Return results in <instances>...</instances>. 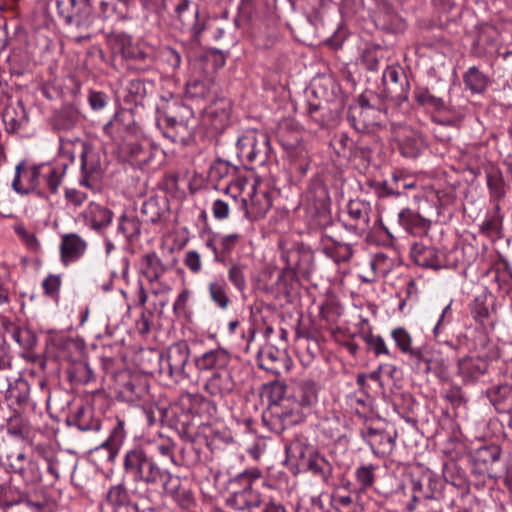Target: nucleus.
<instances>
[{"label":"nucleus","mask_w":512,"mask_h":512,"mask_svg":"<svg viewBox=\"0 0 512 512\" xmlns=\"http://www.w3.org/2000/svg\"><path fill=\"white\" fill-rule=\"evenodd\" d=\"M287 362L288 357L273 346L264 347L258 352L257 363L259 368L275 376H279L282 370L287 371L289 369Z\"/></svg>","instance_id":"aec40b11"},{"label":"nucleus","mask_w":512,"mask_h":512,"mask_svg":"<svg viewBox=\"0 0 512 512\" xmlns=\"http://www.w3.org/2000/svg\"><path fill=\"white\" fill-rule=\"evenodd\" d=\"M123 394L130 402L144 400L148 395V386L142 379H132L125 384Z\"/></svg>","instance_id":"13d9d810"},{"label":"nucleus","mask_w":512,"mask_h":512,"mask_svg":"<svg viewBox=\"0 0 512 512\" xmlns=\"http://www.w3.org/2000/svg\"><path fill=\"white\" fill-rule=\"evenodd\" d=\"M443 487L444 483L436 473L422 467L410 471L401 485L403 493L411 495V501L407 505L410 511L424 500L438 499Z\"/></svg>","instance_id":"39448f33"},{"label":"nucleus","mask_w":512,"mask_h":512,"mask_svg":"<svg viewBox=\"0 0 512 512\" xmlns=\"http://www.w3.org/2000/svg\"><path fill=\"white\" fill-rule=\"evenodd\" d=\"M434 339L438 344L446 345L454 351H458L466 345L467 336L463 333L454 336L451 326L435 324L433 328Z\"/></svg>","instance_id":"4c0bfd02"},{"label":"nucleus","mask_w":512,"mask_h":512,"mask_svg":"<svg viewBox=\"0 0 512 512\" xmlns=\"http://www.w3.org/2000/svg\"><path fill=\"white\" fill-rule=\"evenodd\" d=\"M282 258L286 262V268H284L278 277L279 282H284L287 285L288 280H293L296 276L295 270L298 268V250H289L282 254Z\"/></svg>","instance_id":"052dcab7"},{"label":"nucleus","mask_w":512,"mask_h":512,"mask_svg":"<svg viewBox=\"0 0 512 512\" xmlns=\"http://www.w3.org/2000/svg\"><path fill=\"white\" fill-rule=\"evenodd\" d=\"M378 113L374 107L351 106L347 119L355 130L364 132L376 124L374 115Z\"/></svg>","instance_id":"f704fd0d"},{"label":"nucleus","mask_w":512,"mask_h":512,"mask_svg":"<svg viewBox=\"0 0 512 512\" xmlns=\"http://www.w3.org/2000/svg\"><path fill=\"white\" fill-rule=\"evenodd\" d=\"M382 82L387 97L398 103L408 100L410 84L401 66H387L382 75Z\"/></svg>","instance_id":"9b49d317"},{"label":"nucleus","mask_w":512,"mask_h":512,"mask_svg":"<svg viewBox=\"0 0 512 512\" xmlns=\"http://www.w3.org/2000/svg\"><path fill=\"white\" fill-rule=\"evenodd\" d=\"M68 168L67 163L31 164L19 162L15 167L12 189L20 195L34 194L42 199L57 195Z\"/></svg>","instance_id":"7ed1b4c3"},{"label":"nucleus","mask_w":512,"mask_h":512,"mask_svg":"<svg viewBox=\"0 0 512 512\" xmlns=\"http://www.w3.org/2000/svg\"><path fill=\"white\" fill-rule=\"evenodd\" d=\"M107 503L112 512H140L137 504L130 499L128 490L123 483L112 486L107 492Z\"/></svg>","instance_id":"c85d7f7f"},{"label":"nucleus","mask_w":512,"mask_h":512,"mask_svg":"<svg viewBox=\"0 0 512 512\" xmlns=\"http://www.w3.org/2000/svg\"><path fill=\"white\" fill-rule=\"evenodd\" d=\"M207 114L212 119V124L215 128L225 126L231 115V102L227 98H218L211 102L208 107H205Z\"/></svg>","instance_id":"58836bf2"},{"label":"nucleus","mask_w":512,"mask_h":512,"mask_svg":"<svg viewBox=\"0 0 512 512\" xmlns=\"http://www.w3.org/2000/svg\"><path fill=\"white\" fill-rule=\"evenodd\" d=\"M186 96L194 100H209L212 96L211 85L203 80H191L186 84Z\"/></svg>","instance_id":"bf43d9fd"},{"label":"nucleus","mask_w":512,"mask_h":512,"mask_svg":"<svg viewBox=\"0 0 512 512\" xmlns=\"http://www.w3.org/2000/svg\"><path fill=\"white\" fill-rule=\"evenodd\" d=\"M413 93L416 102L420 106L426 109H432L439 114L445 113L453 116L455 115V108L447 105L441 97H437L432 94L428 87L417 85L414 88Z\"/></svg>","instance_id":"a878e982"},{"label":"nucleus","mask_w":512,"mask_h":512,"mask_svg":"<svg viewBox=\"0 0 512 512\" xmlns=\"http://www.w3.org/2000/svg\"><path fill=\"white\" fill-rule=\"evenodd\" d=\"M114 48L129 60L143 62L147 65L151 62V57L139 46L133 43V38L125 32H117L112 36Z\"/></svg>","instance_id":"4be33fe9"},{"label":"nucleus","mask_w":512,"mask_h":512,"mask_svg":"<svg viewBox=\"0 0 512 512\" xmlns=\"http://www.w3.org/2000/svg\"><path fill=\"white\" fill-rule=\"evenodd\" d=\"M486 394L498 413L512 414V385L499 384L492 386Z\"/></svg>","instance_id":"72a5a7b5"},{"label":"nucleus","mask_w":512,"mask_h":512,"mask_svg":"<svg viewBox=\"0 0 512 512\" xmlns=\"http://www.w3.org/2000/svg\"><path fill=\"white\" fill-rule=\"evenodd\" d=\"M231 360L230 354L223 348L212 349L195 359V366L199 371L225 369Z\"/></svg>","instance_id":"bb28decb"},{"label":"nucleus","mask_w":512,"mask_h":512,"mask_svg":"<svg viewBox=\"0 0 512 512\" xmlns=\"http://www.w3.org/2000/svg\"><path fill=\"white\" fill-rule=\"evenodd\" d=\"M383 58V49L380 46H368L361 54V63L368 71L379 69V62Z\"/></svg>","instance_id":"0e129e2a"},{"label":"nucleus","mask_w":512,"mask_h":512,"mask_svg":"<svg viewBox=\"0 0 512 512\" xmlns=\"http://www.w3.org/2000/svg\"><path fill=\"white\" fill-rule=\"evenodd\" d=\"M321 246L322 252L337 264L349 262L353 256L351 244L338 241L329 235L322 236Z\"/></svg>","instance_id":"cd10ccee"},{"label":"nucleus","mask_w":512,"mask_h":512,"mask_svg":"<svg viewBox=\"0 0 512 512\" xmlns=\"http://www.w3.org/2000/svg\"><path fill=\"white\" fill-rule=\"evenodd\" d=\"M82 120L81 112L74 105H64L52 118V127L58 132H68L76 128Z\"/></svg>","instance_id":"c756f323"},{"label":"nucleus","mask_w":512,"mask_h":512,"mask_svg":"<svg viewBox=\"0 0 512 512\" xmlns=\"http://www.w3.org/2000/svg\"><path fill=\"white\" fill-rule=\"evenodd\" d=\"M81 172L79 184L94 190L101 179L102 168L98 149L90 142L81 141Z\"/></svg>","instance_id":"1a4fd4ad"},{"label":"nucleus","mask_w":512,"mask_h":512,"mask_svg":"<svg viewBox=\"0 0 512 512\" xmlns=\"http://www.w3.org/2000/svg\"><path fill=\"white\" fill-rule=\"evenodd\" d=\"M193 111L180 101H164L157 107V124L172 142H185L190 135L189 120Z\"/></svg>","instance_id":"423d86ee"},{"label":"nucleus","mask_w":512,"mask_h":512,"mask_svg":"<svg viewBox=\"0 0 512 512\" xmlns=\"http://www.w3.org/2000/svg\"><path fill=\"white\" fill-rule=\"evenodd\" d=\"M66 422L69 426H76L83 432H98L101 429V419L95 415L91 406H80L75 411L70 412Z\"/></svg>","instance_id":"5701e85b"},{"label":"nucleus","mask_w":512,"mask_h":512,"mask_svg":"<svg viewBox=\"0 0 512 512\" xmlns=\"http://www.w3.org/2000/svg\"><path fill=\"white\" fill-rule=\"evenodd\" d=\"M2 121L8 133H16L28 123V114L21 101L5 108Z\"/></svg>","instance_id":"2f4dec72"},{"label":"nucleus","mask_w":512,"mask_h":512,"mask_svg":"<svg viewBox=\"0 0 512 512\" xmlns=\"http://www.w3.org/2000/svg\"><path fill=\"white\" fill-rule=\"evenodd\" d=\"M118 232L122 233L126 240L132 242L141 234V222L134 215H122L118 222Z\"/></svg>","instance_id":"603ef678"},{"label":"nucleus","mask_w":512,"mask_h":512,"mask_svg":"<svg viewBox=\"0 0 512 512\" xmlns=\"http://www.w3.org/2000/svg\"><path fill=\"white\" fill-rule=\"evenodd\" d=\"M494 274V281L498 284L499 290L509 293L512 290V265L504 257H500L491 268Z\"/></svg>","instance_id":"a19ab883"},{"label":"nucleus","mask_w":512,"mask_h":512,"mask_svg":"<svg viewBox=\"0 0 512 512\" xmlns=\"http://www.w3.org/2000/svg\"><path fill=\"white\" fill-rule=\"evenodd\" d=\"M359 433L361 439L370 447L376 457L383 459L392 453L396 443V435L393 436L385 430L371 426H364Z\"/></svg>","instance_id":"ddd939ff"},{"label":"nucleus","mask_w":512,"mask_h":512,"mask_svg":"<svg viewBox=\"0 0 512 512\" xmlns=\"http://www.w3.org/2000/svg\"><path fill=\"white\" fill-rule=\"evenodd\" d=\"M68 379L75 385H86L94 380V373L87 363L72 364L67 369Z\"/></svg>","instance_id":"3c124183"},{"label":"nucleus","mask_w":512,"mask_h":512,"mask_svg":"<svg viewBox=\"0 0 512 512\" xmlns=\"http://www.w3.org/2000/svg\"><path fill=\"white\" fill-rule=\"evenodd\" d=\"M371 212L370 202L359 198L351 199L346 205L348 218L343 222L345 229L357 236H363L370 229Z\"/></svg>","instance_id":"9d476101"},{"label":"nucleus","mask_w":512,"mask_h":512,"mask_svg":"<svg viewBox=\"0 0 512 512\" xmlns=\"http://www.w3.org/2000/svg\"><path fill=\"white\" fill-rule=\"evenodd\" d=\"M161 8L190 29L195 38L204 31L205 23L200 19L199 7L190 0H162Z\"/></svg>","instance_id":"6e6552de"},{"label":"nucleus","mask_w":512,"mask_h":512,"mask_svg":"<svg viewBox=\"0 0 512 512\" xmlns=\"http://www.w3.org/2000/svg\"><path fill=\"white\" fill-rule=\"evenodd\" d=\"M227 290L228 285L222 277L214 279L208 284L210 299L222 310H226L231 302Z\"/></svg>","instance_id":"c03bdc74"},{"label":"nucleus","mask_w":512,"mask_h":512,"mask_svg":"<svg viewBox=\"0 0 512 512\" xmlns=\"http://www.w3.org/2000/svg\"><path fill=\"white\" fill-rule=\"evenodd\" d=\"M407 354L414 362L417 372L428 374L431 371H435L432 360L422 348H412L411 351H409Z\"/></svg>","instance_id":"e2e57ef3"},{"label":"nucleus","mask_w":512,"mask_h":512,"mask_svg":"<svg viewBox=\"0 0 512 512\" xmlns=\"http://www.w3.org/2000/svg\"><path fill=\"white\" fill-rule=\"evenodd\" d=\"M235 383L227 371H216L204 385L205 391L212 397L223 398L234 390Z\"/></svg>","instance_id":"7c9ffc66"},{"label":"nucleus","mask_w":512,"mask_h":512,"mask_svg":"<svg viewBox=\"0 0 512 512\" xmlns=\"http://www.w3.org/2000/svg\"><path fill=\"white\" fill-rule=\"evenodd\" d=\"M127 94L125 100L135 105L142 104L147 95L146 84L141 79H133L129 81L126 87Z\"/></svg>","instance_id":"680f3d73"},{"label":"nucleus","mask_w":512,"mask_h":512,"mask_svg":"<svg viewBox=\"0 0 512 512\" xmlns=\"http://www.w3.org/2000/svg\"><path fill=\"white\" fill-rule=\"evenodd\" d=\"M83 217L92 229L101 230L111 224L113 212L98 203L90 202L83 212Z\"/></svg>","instance_id":"473e14b6"},{"label":"nucleus","mask_w":512,"mask_h":512,"mask_svg":"<svg viewBox=\"0 0 512 512\" xmlns=\"http://www.w3.org/2000/svg\"><path fill=\"white\" fill-rule=\"evenodd\" d=\"M500 454V448L496 445L481 446L475 450L473 461L476 465H479L480 469L487 468L499 460Z\"/></svg>","instance_id":"864d4df0"},{"label":"nucleus","mask_w":512,"mask_h":512,"mask_svg":"<svg viewBox=\"0 0 512 512\" xmlns=\"http://www.w3.org/2000/svg\"><path fill=\"white\" fill-rule=\"evenodd\" d=\"M410 257L416 265L433 270L447 268L449 265L446 254L443 251L423 242L412 244Z\"/></svg>","instance_id":"4468645a"},{"label":"nucleus","mask_w":512,"mask_h":512,"mask_svg":"<svg viewBox=\"0 0 512 512\" xmlns=\"http://www.w3.org/2000/svg\"><path fill=\"white\" fill-rule=\"evenodd\" d=\"M319 387L312 378H295L288 383L278 380L269 386L268 407L262 414L264 424L280 434L301 421L318 403Z\"/></svg>","instance_id":"f257e3e1"},{"label":"nucleus","mask_w":512,"mask_h":512,"mask_svg":"<svg viewBox=\"0 0 512 512\" xmlns=\"http://www.w3.org/2000/svg\"><path fill=\"white\" fill-rule=\"evenodd\" d=\"M141 214L146 222L161 224L169 216V203L165 197L152 196L146 199L141 206Z\"/></svg>","instance_id":"393cba45"},{"label":"nucleus","mask_w":512,"mask_h":512,"mask_svg":"<svg viewBox=\"0 0 512 512\" xmlns=\"http://www.w3.org/2000/svg\"><path fill=\"white\" fill-rule=\"evenodd\" d=\"M331 505L338 512H359V507L351 495L341 494L338 491L332 493Z\"/></svg>","instance_id":"338daca9"},{"label":"nucleus","mask_w":512,"mask_h":512,"mask_svg":"<svg viewBox=\"0 0 512 512\" xmlns=\"http://www.w3.org/2000/svg\"><path fill=\"white\" fill-rule=\"evenodd\" d=\"M307 470L322 481L328 482L333 473L332 464L321 454L311 452L306 461Z\"/></svg>","instance_id":"37998d69"},{"label":"nucleus","mask_w":512,"mask_h":512,"mask_svg":"<svg viewBox=\"0 0 512 512\" xmlns=\"http://www.w3.org/2000/svg\"><path fill=\"white\" fill-rule=\"evenodd\" d=\"M492 305L491 296L481 294L477 296L471 305V314L475 321L484 324L490 316V307Z\"/></svg>","instance_id":"4d7b16f0"},{"label":"nucleus","mask_w":512,"mask_h":512,"mask_svg":"<svg viewBox=\"0 0 512 512\" xmlns=\"http://www.w3.org/2000/svg\"><path fill=\"white\" fill-rule=\"evenodd\" d=\"M377 469L378 466L374 464H363L355 469L354 476L359 492H366L374 485L376 480L375 471Z\"/></svg>","instance_id":"8fccbe9b"},{"label":"nucleus","mask_w":512,"mask_h":512,"mask_svg":"<svg viewBox=\"0 0 512 512\" xmlns=\"http://www.w3.org/2000/svg\"><path fill=\"white\" fill-rule=\"evenodd\" d=\"M189 361V350L187 347L177 344L171 346L165 358L162 359L161 369L166 365L167 373L175 382L188 378L189 373L186 366Z\"/></svg>","instance_id":"2eb2a0df"},{"label":"nucleus","mask_w":512,"mask_h":512,"mask_svg":"<svg viewBox=\"0 0 512 512\" xmlns=\"http://www.w3.org/2000/svg\"><path fill=\"white\" fill-rule=\"evenodd\" d=\"M228 484L230 494L226 502L235 511L253 512L261 509L260 512H287L281 500L260 492V486L268 489H273L274 486L258 467L244 469L230 477Z\"/></svg>","instance_id":"f03ea898"},{"label":"nucleus","mask_w":512,"mask_h":512,"mask_svg":"<svg viewBox=\"0 0 512 512\" xmlns=\"http://www.w3.org/2000/svg\"><path fill=\"white\" fill-rule=\"evenodd\" d=\"M503 230V215L499 203L495 204L493 211L488 213L480 225V232L490 239H500Z\"/></svg>","instance_id":"ea45409f"},{"label":"nucleus","mask_w":512,"mask_h":512,"mask_svg":"<svg viewBox=\"0 0 512 512\" xmlns=\"http://www.w3.org/2000/svg\"><path fill=\"white\" fill-rule=\"evenodd\" d=\"M58 14L66 23L72 24L81 13L82 7H86V0H56Z\"/></svg>","instance_id":"49530a36"},{"label":"nucleus","mask_w":512,"mask_h":512,"mask_svg":"<svg viewBox=\"0 0 512 512\" xmlns=\"http://www.w3.org/2000/svg\"><path fill=\"white\" fill-rule=\"evenodd\" d=\"M7 466L9 472L19 475L27 485H35L42 480L39 464L23 452L7 455Z\"/></svg>","instance_id":"f8f14e48"},{"label":"nucleus","mask_w":512,"mask_h":512,"mask_svg":"<svg viewBox=\"0 0 512 512\" xmlns=\"http://www.w3.org/2000/svg\"><path fill=\"white\" fill-rule=\"evenodd\" d=\"M140 273L149 283L158 282L167 271L166 265L162 262L156 252L146 253L141 257Z\"/></svg>","instance_id":"e433bc0d"},{"label":"nucleus","mask_w":512,"mask_h":512,"mask_svg":"<svg viewBox=\"0 0 512 512\" xmlns=\"http://www.w3.org/2000/svg\"><path fill=\"white\" fill-rule=\"evenodd\" d=\"M127 438L126 422L117 417L115 423L109 432L108 438L100 444L95 451L107 450V461L114 462Z\"/></svg>","instance_id":"412c9836"},{"label":"nucleus","mask_w":512,"mask_h":512,"mask_svg":"<svg viewBox=\"0 0 512 512\" xmlns=\"http://www.w3.org/2000/svg\"><path fill=\"white\" fill-rule=\"evenodd\" d=\"M157 148L149 139L129 143V154L137 164H148L155 157Z\"/></svg>","instance_id":"79ce46f5"},{"label":"nucleus","mask_w":512,"mask_h":512,"mask_svg":"<svg viewBox=\"0 0 512 512\" xmlns=\"http://www.w3.org/2000/svg\"><path fill=\"white\" fill-rule=\"evenodd\" d=\"M227 265H229L227 272L229 282L239 292H243L247 288V281L245 277L247 265L232 258L229 259Z\"/></svg>","instance_id":"de8ad7c7"},{"label":"nucleus","mask_w":512,"mask_h":512,"mask_svg":"<svg viewBox=\"0 0 512 512\" xmlns=\"http://www.w3.org/2000/svg\"><path fill=\"white\" fill-rule=\"evenodd\" d=\"M286 453L291 459H305L309 450L308 440L302 434L295 435L294 439L285 446Z\"/></svg>","instance_id":"69168bd1"},{"label":"nucleus","mask_w":512,"mask_h":512,"mask_svg":"<svg viewBox=\"0 0 512 512\" xmlns=\"http://www.w3.org/2000/svg\"><path fill=\"white\" fill-rule=\"evenodd\" d=\"M427 144L422 134L410 128H404L397 136V148L400 154L409 159L419 157Z\"/></svg>","instance_id":"a211bd4d"},{"label":"nucleus","mask_w":512,"mask_h":512,"mask_svg":"<svg viewBox=\"0 0 512 512\" xmlns=\"http://www.w3.org/2000/svg\"><path fill=\"white\" fill-rule=\"evenodd\" d=\"M170 496L182 509L192 510L196 503L192 491L183 487L178 476L173 475L170 471L164 478L159 489Z\"/></svg>","instance_id":"dca6fc26"},{"label":"nucleus","mask_w":512,"mask_h":512,"mask_svg":"<svg viewBox=\"0 0 512 512\" xmlns=\"http://www.w3.org/2000/svg\"><path fill=\"white\" fill-rule=\"evenodd\" d=\"M29 391L30 386L24 379H17L14 383H10L5 393L8 406L15 411L25 408L29 401Z\"/></svg>","instance_id":"c9c22d12"},{"label":"nucleus","mask_w":512,"mask_h":512,"mask_svg":"<svg viewBox=\"0 0 512 512\" xmlns=\"http://www.w3.org/2000/svg\"><path fill=\"white\" fill-rule=\"evenodd\" d=\"M236 173L237 167L231 165L225 160L217 159L210 167L209 177L216 181L227 179L228 183H231Z\"/></svg>","instance_id":"5fc2aeb1"},{"label":"nucleus","mask_w":512,"mask_h":512,"mask_svg":"<svg viewBox=\"0 0 512 512\" xmlns=\"http://www.w3.org/2000/svg\"><path fill=\"white\" fill-rule=\"evenodd\" d=\"M238 158L249 166H262L268 159L271 152L270 138L265 132L255 129L244 131L236 143Z\"/></svg>","instance_id":"0eeeda50"},{"label":"nucleus","mask_w":512,"mask_h":512,"mask_svg":"<svg viewBox=\"0 0 512 512\" xmlns=\"http://www.w3.org/2000/svg\"><path fill=\"white\" fill-rule=\"evenodd\" d=\"M12 339L24 350L32 351L37 344L36 334L27 327H14L11 331Z\"/></svg>","instance_id":"6e6d98bb"},{"label":"nucleus","mask_w":512,"mask_h":512,"mask_svg":"<svg viewBox=\"0 0 512 512\" xmlns=\"http://www.w3.org/2000/svg\"><path fill=\"white\" fill-rule=\"evenodd\" d=\"M60 259L64 266L78 261L87 250V242L76 233L64 234L60 243Z\"/></svg>","instance_id":"6ab92c4d"},{"label":"nucleus","mask_w":512,"mask_h":512,"mask_svg":"<svg viewBox=\"0 0 512 512\" xmlns=\"http://www.w3.org/2000/svg\"><path fill=\"white\" fill-rule=\"evenodd\" d=\"M30 426L27 421L20 417L10 418L7 424V433L21 440H27L30 437Z\"/></svg>","instance_id":"774afa93"},{"label":"nucleus","mask_w":512,"mask_h":512,"mask_svg":"<svg viewBox=\"0 0 512 512\" xmlns=\"http://www.w3.org/2000/svg\"><path fill=\"white\" fill-rule=\"evenodd\" d=\"M488 369L484 355H468L458 361V373L465 382H473L483 376Z\"/></svg>","instance_id":"b1692460"},{"label":"nucleus","mask_w":512,"mask_h":512,"mask_svg":"<svg viewBox=\"0 0 512 512\" xmlns=\"http://www.w3.org/2000/svg\"><path fill=\"white\" fill-rule=\"evenodd\" d=\"M463 82L471 93L480 94L485 91L488 79L476 66H472L464 73Z\"/></svg>","instance_id":"a18cd8bd"},{"label":"nucleus","mask_w":512,"mask_h":512,"mask_svg":"<svg viewBox=\"0 0 512 512\" xmlns=\"http://www.w3.org/2000/svg\"><path fill=\"white\" fill-rule=\"evenodd\" d=\"M122 473L123 479L132 481L136 490L141 485L157 491L169 470L161 468L144 447L134 445L123 454Z\"/></svg>","instance_id":"20e7f679"},{"label":"nucleus","mask_w":512,"mask_h":512,"mask_svg":"<svg viewBox=\"0 0 512 512\" xmlns=\"http://www.w3.org/2000/svg\"><path fill=\"white\" fill-rule=\"evenodd\" d=\"M399 226L412 236H424L431 228V221L424 218L418 211L409 207L402 208L397 215Z\"/></svg>","instance_id":"f3484780"},{"label":"nucleus","mask_w":512,"mask_h":512,"mask_svg":"<svg viewBox=\"0 0 512 512\" xmlns=\"http://www.w3.org/2000/svg\"><path fill=\"white\" fill-rule=\"evenodd\" d=\"M486 177L490 199L497 204L506 194L503 175L500 170H491L486 173Z\"/></svg>","instance_id":"09e8293b"}]
</instances>
